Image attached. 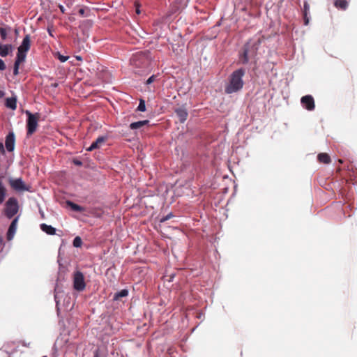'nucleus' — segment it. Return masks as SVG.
<instances>
[{"label": "nucleus", "instance_id": "16", "mask_svg": "<svg viewBox=\"0 0 357 357\" xmlns=\"http://www.w3.org/2000/svg\"><path fill=\"white\" fill-rule=\"evenodd\" d=\"M66 205L68 206L73 211H76V212L82 213L85 211L84 207H82L77 204H75L74 202H73L71 201H66Z\"/></svg>", "mask_w": 357, "mask_h": 357}, {"label": "nucleus", "instance_id": "20", "mask_svg": "<svg viewBox=\"0 0 357 357\" xmlns=\"http://www.w3.org/2000/svg\"><path fill=\"white\" fill-rule=\"evenodd\" d=\"M7 196V189L3 183L0 181V205L3 204Z\"/></svg>", "mask_w": 357, "mask_h": 357}, {"label": "nucleus", "instance_id": "35", "mask_svg": "<svg viewBox=\"0 0 357 357\" xmlns=\"http://www.w3.org/2000/svg\"><path fill=\"white\" fill-rule=\"evenodd\" d=\"M11 344H13V345H14V344H15V342H7V344L5 345V347H6V348H8V347L10 345H11Z\"/></svg>", "mask_w": 357, "mask_h": 357}, {"label": "nucleus", "instance_id": "34", "mask_svg": "<svg viewBox=\"0 0 357 357\" xmlns=\"http://www.w3.org/2000/svg\"><path fill=\"white\" fill-rule=\"evenodd\" d=\"M74 164L78 166H81L82 165V162L79 160H74Z\"/></svg>", "mask_w": 357, "mask_h": 357}, {"label": "nucleus", "instance_id": "13", "mask_svg": "<svg viewBox=\"0 0 357 357\" xmlns=\"http://www.w3.org/2000/svg\"><path fill=\"white\" fill-rule=\"evenodd\" d=\"M175 113L176 114L181 123H184L188 116L187 109L184 107L176 108L175 109Z\"/></svg>", "mask_w": 357, "mask_h": 357}, {"label": "nucleus", "instance_id": "18", "mask_svg": "<svg viewBox=\"0 0 357 357\" xmlns=\"http://www.w3.org/2000/svg\"><path fill=\"white\" fill-rule=\"evenodd\" d=\"M6 106L11 109L17 108V98L15 97L8 98L6 100Z\"/></svg>", "mask_w": 357, "mask_h": 357}, {"label": "nucleus", "instance_id": "8", "mask_svg": "<svg viewBox=\"0 0 357 357\" xmlns=\"http://www.w3.org/2000/svg\"><path fill=\"white\" fill-rule=\"evenodd\" d=\"M131 62L137 67L144 66L147 65L149 62L148 58L146 54L144 53H140L135 55L132 59Z\"/></svg>", "mask_w": 357, "mask_h": 357}, {"label": "nucleus", "instance_id": "24", "mask_svg": "<svg viewBox=\"0 0 357 357\" xmlns=\"http://www.w3.org/2000/svg\"><path fill=\"white\" fill-rule=\"evenodd\" d=\"M128 294V291L127 289H122L120 291L116 293L114 296V300H119L122 297H126Z\"/></svg>", "mask_w": 357, "mask_h": 357}, {"label": "nucleus", "instance_id": "26", "mask_svg": "<svg viewBox=\"0 0 357 357\" xmlns=\"http://www.w3.org/2000/svg\"><path fill=\"white\" fill-rule=\"evenodd\" d=\"M73 246L75 248H79L82 244V238L79 236H76L73 242Z\"/></svg>", "mask_w": 357, "mask_h": 357}, {"label": "nucleus", "instance_id": "42", "mask_svg": "<svg viewBox=\"0 0 357 357\" xmlns=\"http://www.w3.org/2000/svg\"><path fill=\"white\" fill-rule=\"evenodd\" d=\"M77 59L81 60V57L80 56H77Z\"/></svg>", "mask_w": 357, "mask_h": 357}, {"label": "nucleus", "instance_id": "27", "mask_svg": "<svg viewBox=\"0 0 357 357\" xmlns=\"http://www.w3.org/2000/svg\"><path fill=\"white\" fill-rule=\"evenodd\" d=\"M137 110L140 112H144L146 110V105L145 101L144 100H140L139 105L137 107Z\"/></svg>", "mask_w": 357, "mask_h": 357}, {"label": "nucleus", "instance_id": "1", "mask_svg": "<svg viewBox=\"0 0 357 357\" xmlns=\"http://www.w3.org/2000/svg\"><path fill=\"white\" fill-rule=\"evenodd\" d=\"M262 41V37L253 38L248 40L238 54V63L247 64L250 59L254 58L257 53L259 47Z\"/></svg>", "mask_w": 357, "mask_h": 357}, {"label": "nucleus", "instance_id": "14", "mask_svg": "<svg viewBox=\"0 0 357 357\" xmlns=\"http://www.w3.org/2000/svg\"><path fill=\"white\" fill-rule=\"evenodd\" d=\"M310 13V4L307 1H304L303 9V17L304 21V25L307 26L309 24L310 18L308 15Z\"/></svg>", "mask_w": 357, "mask_h": 357}, {"label": "nucleus", "instance_id": "32", "mask_svg": "<svg viewBox=\"0 0 357 357\" xmlns=\"http://www.w3.org/2000/svg\"><path fill=\"white\" fill-rule=\"evenodd\" d=\"M0 153L2 154H5V149L3 143H0Z\"/></svg>", "mask_w": 357, "mask_h": 357}, {"label": "nucleus", "instance_id": "19", "mask_svg": "<svg viewBox=\"0 0 357 357\" xmlns=\"http://www.w3.org/2000/svg\"><path fill=\"white\" fill-rule=\"evenodd\" d=\"M40 229H42V231L50 235H54L56 233L55 228H54L51 225H47L44 223L40 225Z\"/></svg>", "mask_w": 357, "mask_h": 357}, {"label": "nucleus", "instance_id": "6", "mask_svg": "<svg viewBox=\"0 0 357 357\" xmlns=\"http://www.w3.org/2000/svg\"><path fill=\"white\" fill-rule=\"evenodd\" d=\"M31 47V37L29 34L26 35L21 43L17 48V58L25 60L26 57V53Z\"/></svg>", "mask_w": 357, "mask_h": 357}, {"label": "nucleus", "instance_id": "21", "mask_svg": "<svg viewBox=\"0 0 357 357\" xmlns=\"http://www.w3.org/2000/svg\"><path fill=\"white\" fill-rule=\"evenodd\" d=\"M334 6L341 10H346L348 7V2L346 0H336L334 2Z\"/></svg>", "mask_w": 357, "mask_h": 357}, {"label": "nucleus", "instance_id": "9", "mask_svg": "<svg viewBox=\"0 0 357 357\" xmlns=\"http://www.w3.org/2000/svg\"><path fill=\"white\" fill-rule=\"evenodd\" d=\"M301 103L308 111H312L315 108L314 100L311 95L303 96L301 99Z\"/></svg>", "mask_w": 357, "mask_h": 357}, {"label": "nucleus", "instance_id": "33", "mask_svg": "<svg viewBox=\"0 0 357 357\" xmlns=\"http://www.w3.org/2000/svg\"><path fill=\"white\" fill-rule=\"evenodd\" d=\"M78 13L81 16H84L85 10L84 8H80Z\"/></svg>", "mask_w": 357, "mask_h": 357}, {"label": "nucleus", "instance_id": "4", "mask_svg": "<svg viewBox=\"0 0 357 357\" xmlns=\"http://www.w3.org/2000/svg\"><path fill=\"white\" fill-rule=\"evenodd\" d=\"M18 211L19 204L17 199L14 197L8 198L4 204V208L3 210L5 216L8 219H11L14 218L15 215H17Z\"/></svg>", "mask_w": 357, "mask_h": 357}, {"label": "nucleus", "instance_id": "41", "mask_svg": "<svg viewBox=\"0 0 357 357\" xmlns=\"http://www.w3.org/2000/svg\"><path fill=\"white\" fill-rule=\"evenodd\" d=\"M94 357H99V355H98V352H96V353L95 354Z\"/></svg>", "mask_w": 357, "mask_h": 357}, {"label": "nucleus", "instance_id": "28", "mask_svg": "<svg viewBox=\"0 0 357 357\" xmlns=\"http://www.w3.org/2000/svg\"><path fill=\"white\" fill-rule=\"evenodd\" d=\"M174 215L172 213H169L168 215H167L166 216L160 219V222H165L166 220H169L171 218H172Z\"/></svg>", "mask_w": 357, "mask_h": 357}, {"label": "nucleus", "instance_id": "22", "mask_svg": "<svg viewBox=\"0 0 357 357\" xmlns=\"http://www.w3.org/2000/svg\"><path fill=\"white\" fill-rule=\"evenodd\" d=\"M318 160L320 162L324 163V164H328L331 162V158L330 156L325 153H319L317 156Z\"/></svg>", "mask_w": 357, "mask_h": 357}, {"label": "nucleus", "instance_id": "10", "mask_svg": "<svg viewBox=\"0 0 357 357\" xmlns=\"http://www.w3.org/2000/svg\"><path fill=\"white\" fill-rule=\"evenodd\" d=\"M19 219H20V215L15 216L8 227V229L7 231V239L8 241L12 240L14 237V235L17 230V227Z\"/></svg>", "mask_w": 357, "mask_h": 357}, {"label": "nucleus", "instance_id": "7", "mask_svg": "<svg viewBox=\"0 0 357 357\" xmlns=\"http://www.w3.org/2000/svg\"><path fill=\"white\" fill-rule=\"evenodd\" d=\"M85 287L86 283L83 273L76 271L73 275V288L78 291H82Z\"/></svg>", "mask_w": 357, "mask_h": 357}, {"label": "nucleus", "instance_id": "5", "mask_svg": "<svg viewBox=\"0 0 357 357\" xmlns=\"http://www.w3.org/2000/svg\"><path fill=\"white\" fill-rule=\"evenodd\" d=\"M8 182L10 187L16 192L30 191L31 186L25 184L22 178H9Z\"/></svg>", "mask_w": 357, "mask_h": 357}, {"label": "nucleus", "instance_id": "36", "mask_svg": "<svg viewBox=\"0 0 357 357\" xmlns=\"http://www.w3.org/2000/svg\"><path fill=\"white\" fill-rule=\"evenodd\" d=\"M61 11L63 13L65 12L64 8L63 6H59Z\"/></svg>", "mask_w": 357, "mask_h": 357}, {"label": "nucleus", "instance_id": "30", "mask_svg": "<svg viewBox=\"0 0 357 357\" xmlns=\"http://www.w3.org/2000/svg\"><path fill=\"white\" fill-rule=\"evenodd\" d=\"M6 66L4 61L1 59H0V70L3 71V70H6Z\"/></svg>", "mask_w": 357, "mask_h": 357}, {"label": "nucleus", "instance_id": "38", "mask_svg": "<svg viewBox=\"0 0 357 357\" xmlns=\"http://www.w3.org/2000/svg\"><path fill=\"white\" fill-rule=\"evenodd\" d=\"M3 95H4L3 91H0V98L3 97Z\"/></svg>", "mask_w": 357, "mask_h": 357}, {"label": "nucleus", "instance_id": "40", "mask_svg": "<svg viewBox=\"0 0 357 357\" xmlns=\"http://www.w3.org/2000/svg\"><path fill=\"white\" fill-rule=\"evenodd\" d=\"M48 32H49V33H50V36H52V31H51V30H50V28H48Z\"/></svg>", "mask_w": 357, "mask_h": 357}, {"label": "nucleus", "instance_id": "23", "mask_svg": "<svg viewBox=\"0 0 357 357\" xmlns=\"http://www.w3.org/2000/svg\"><path fill=\"white\" fill-rule=\"evenodd\" d=\"M25 60L19 59L16 57L15 61L14 63L13 67V75H17L19 74V67L21 63L24 62Z\"/></svg>", "mask_w": 357, "mask_h": 357}, {"label": "nucleus", "instance_id": "39", "mask_svg": "<svg viewBox=\"0 0 357 357\" xmlns=\"http://www.w3.org/2000/svg\"><path fill=\"white\" fill-rule=\"evenodd\" d=\"M136 13H137V14H139V13H140V10H139V9L138 8H136Z\"/></svg>", "mask_w": 357, "mask_h": 357}, {"label": "nucleus", "instance_id": "3", "mask_svg": "<svg viewBox=\"0 0 357 357\" xmlns=\"http://www.w3.org/2000/svg\"><path fill=\"white\" fill-rule=\"evenodd\" d=\"M25 114L27 116L26 119V136H31L38 127V121L40 114L38 112L32 114L30 111L26 110Z\"/></svg>", "mask_w": 357, "mask_h": 357}, {"label": "nucleus", "instance_id": "31", "mask_svg": "<svg viewBox=\"0 0 357 357\" xmlns=\"http://www.w3.org/2000/svg\"><path fill=\"white\" fill-rule=\"evenodd\" d=\"M68 56H63V55H59V59L61 61V62H65L68 60Z\"/></svg>", "mask_w": 357, "mask_h": 357}, {"label": "nucleus", "instance_id": "2", "mask_svg": "<svg viewBox=\"0 0 357 357\" xmlns=\"http://www.w3.org/2000/svg\"><path fill=\"white\" fill-rule=\"evenodd\" d=\"M245 74L243 68L234 70L229 76V82L225 86V92L228 94L240 91L243 86V77Z\"/></svg>", "mask_w": 357, "mask_h": 357}, {"label": "nucleus", "instance_id": "15", "mask_svg": "<svg viewBox=\"0 0 357 357\" xmlns=\"http://www.w3.org/2000/svg\"><path fill=\"white\" fill-rule=\"evenodd\" d=\"M13 50V45L10 44L3 45L0 46V56L6 57Z\"/></svg>", "mask_w": 357, "mask_h": 357}, {"label": "nucleus", "instance_id": "17", "mask_svg": "<svg viewBox=\"0 0 357 357\" xmlns=\"http://www.w3.org/2000/svg\"><path fill=\"white\" fill-rule=\"evenodd\" d=\"M149 123V120L139 121L137 122H133V123H130L129 127L131 130H136V129L141 128L144 126L147 125Z\"/></svg>", "mask_w": 357, "mask_h": 357}, {"label": "nucleus", "instance_id": "37", "mask_svg": "<svg viewBox=\"0 0 357 357\" xmlns=\"http://www.w3.org/2000/svg\"><path fill=\"white\" fill-rule=\"evenodd\" d=\"M54 298H55V301H56V304H58L59 301H58V300H57L58 296H57V295H56V294H55V295H54Z\"/></svg>", "mask_w": 357, "mask_h": 357}, {"label": "nucleus", "instance_id": "29", "mask_svg": "<svg viewBox=\"0 0 357 357\" xmlns=\"http://www.w3.org/2000/svg\"><path fill=\"white\" fill-rule=\"evenodd\" d=\"M156 79V76L155 75H152L147 80H146V84H150L151 83H153Z\"/></svg>", "mask_w": 357, "mask_h": 357}, {"label": "nucleus", "instance_id": "11", "mask_svg": "<svg viewBox=\"0 0 357 357\" xmlns=\"http://www.w3.org/2000/svg\"><path fill=\"white\" fill-rule=\"evenodd\" d=\"M15 137L13 132H9L6 137L5 145L8 151H13L15 149Z\"/></svg>", "mask_w": 357, "mask_h": 357}, {"label": "nucleus", "instance_id": "12", "mask_svg": "<svg viewBox=\"0 0 357 357\" xmlns=\"http://www.w3.org/2000/svg\"><path fill=\"white\" fill-rule=\"evenodd\" d=\"M107 139V136H100L98 137L95 142H93L91 145L86 149L87 151H92L94 149H99L102 144H103Z\"/></svg>", "mask_w": 357, "mask_h": 357}, {"label": "nucleus", "instance_id": "25", "mask_svg": "<svg viewBox=\"0 0 357 357\" xmlns=\"http://www.w3.org/2000/svg\"><path fill=\"white\" fill-rule=\"evenodd\" d=\"M10 28L0 27V36L3 40H5L8 36V31H10Z\"/></svg>", "mask_w": 357, "mask_h": 357}]
</instances>
